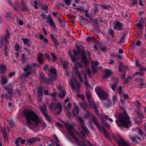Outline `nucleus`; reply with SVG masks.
Wrapping results in <instances>:
<instances>
[{"label":"nucleus","mask_w":146,"mask_h":146,"mask_svg":"<svg viewBox=\"0 0 146 146\" xmlns=\"http://www.w3.org/2000/svg\"><path fill=\"white\" fill-rule=\"evenodd\" d=\"M64 123L65 127L68 130H70L72 129L73 126L72 125L65 123Z\"/></svg>","instance_id":"393cba45"},{"label":"nucleus","mask_w":146,"mask_h":146,"mask_svg":"<svg viewBox=\"0 0 146 146\" xmlns=\"http://www.w3.org/2000/svg\"><path fill=\"white\" fill-rule=\"evenodd\" d=\"M18 140L22 144L24 143L25 142V140L21 139V138L19 137L18 138Z\"/></svg>","instance_id":"e2e57ef3"},{"label":"nucleus","mask_w":146,"mask_h":146,"mask_svg":"<svg viewBox=\"0 0 146 146\" xmlns=\"http://www.w3.org/2000/svg\"><path fill=\"white\" fill-rule=\"evenodd\" d=\"M129 137L130 139L133 142H136L137 141L136 138L134 137H131L130 135L129 136Z\"/></svg>","instance_id":"a18cd8bd"},{"label":"nucleus","mask_w":146,"mask_h":146,"mask_svg":"<svg viewBox=\"0 0 146 146\" xmlns=\"http://www.w3.org/2000/svg\"><path fill=\"white\" fill-rule=\"evenodd\" d=\"M42 9L44 11L48 9V7L46 5H44L42 6Z\"/></svg>","instance_id":"774afa93"},{"label":"nucleus","mask_w":146,"mask_h":146,"mask_svg":"<svg viewBox=\"0 0 146 146\" xmlns=\"http://www.w3.org/2000/svg\"><path fill=\"white\" fill-rule=\"evenodd\" d=\"M117 91L118 92V93L120 95H122V87L121 86H120L118 89H117Z\"/></svg>","instance_id":"6e6d98bb"},{"label":"nucleus","mask_w":146,"mask_h":146,"mask_svg":"<svg viewBox=\"0 0 146 146\" xmlns=\"http://www.w3.org/2000/svg\"><path fill=\"white\" fill-rule=\"evenodd\" d=\"M71 106L72 105L70 103H68L67 104V107L66 106L64 107V110L66 112L69 111Z\"/></svg>","instance_id":"cd10ccee"},{"label":"nucleus","mask_w":146,"mask_h":146,"mask_svg":"<svg viewBox=\"0 0 146 146\" xmlns=\"http://www.w3.org/2000/svg\"><path fill=\"white\" fill-rule=\"evenodd\" d=\"M40 38L42 39L43 40V41L46 43V44H47L48 42V40L47 38L44 37L43 35H39Z\"/></svg>","instance_id":"2f4dec72"},{"label":"nucleus","mask_w":146,"mask_h":146,"mask_svg":"<svg viewBox=\"0 0 146 146\" xmlns=\"http://www.w3.org/2000/svg\"><path fill=\"white\" fill-rule=\"evenodd\" d=\"M79 105L84 110V109H85V108L87 107V106L88 105V104L87 103H86V104L85 105H84V103H82L81 102H80L79 103Z\"/></svg>","instance_id":"79ce46f5"},{"label":"nucleus","mask_w":146,"mask_h":146,"mask_svg":"<svg viewBox=\"0 0 146 146\" xmlns=\"http://www.w3.org/2000/svg\"><path fill=\"white\" fill-rule=\"evenodd\" d=\"M85 113L84 116V119H88L90 117H91H91L92 116H95L94 115H92L90 112L86 109L84 110Z\"/></svg>","instance_id":"f8f14e48"},{"label":"nucleus","mask_w":146,"mask_h":146,"mask_svg":"<svg viewBox=\"0 0 146 146\" xmlns=\"http://www.w3.org/2000/svg\"><path fill=\"white\" fill-rule=\"evenodd\" d=\"M79 97L81 98L82 103H84L85 105L86 104V102L85 101L84 98V96L83 95H80L79 96Z\"/></svg>","instance_id":"f704fd0d"},{"label":"nucleus","mask_w":146,"mask_h":146,"mask_svg":"<svg viewBox=\"0 0 146 146\" xmlns=\"http://www.w3.org/2000/svg\"><path fill=\"white\" fill-rule=\"evenodd\" d=\"M77 120L80 123L81 126L85 125V123L83 119L81 117H78L77 118Z\"/></svg>","instance_id":"a878e982"},{"label":"nucleus","mask_w":146,"mask_h":146,"mask_svg":"<svg viewBox=\"0 0 146 146\" xmlns=\"http://www.w3.org/2000/svg\"><path fill=\"white\" fill-rule=\"evenodd\" d=\"M88 10H86L84 12V14L86 16V17H89V15L88 13Z\"/></svg>","instance_id":"338daca9"},{"label":"nucleus","mask_w":146,"mask_h":146,"mask_svg":"<svg viewBox=\"0 0 146 146\" xmlns=\"http://www.w3.org/2000/svg\"><path fill=\"white\" fill-rule=\"evenodd\" d=\"M101 50L104 52H106L108 50V48L107 47L103 46L101 47Z\"/></svg>","instance_id":"de8ad7c7"},{"label":"nucleus","mask_w":146,"mask_h":146,"mask_svg":"<svg viewBox=\"0 0 146 146\" xmlns=\"http://www.w3.org/2000/svg\"><path fill=\"white\" fill-rule=\"evenodd\" d=\"M123 27V25L119 21H116L115 23V26L113 27L114 29H117L119 30L122 29Z\"/></svg>","instance_id":"9b49d317"},{"label":"nucleus","mask_w":146,"mask_h":146,"mask_svg":"<svg viewBox=\"0 0 146 146\" xmlns=\"http://www.w3.org/2000/svg\"><path fill=\"white\" fill-rule=\"evenodd\" d=\"M102 122L103 125L106 126L108 128L110 129V125L108 123L104 122V121H102Z\"/></svg>","instance_id":"603ef678"},{"label":"nucleus","mask_w":146,"mask_h":146,"mask_svg":"<svg viewBox=\"0 0 146 146\" xmlns=\"http://www.w3.org/2000/svg\"><path fill=\"white\" fill-rule=\"evenodd\" d=\"M102 130L103 132V134H104V135L105 136H106L108 137V136H109V135L108 133V132L107 131L106 129L104 128L103 127L102 128Z\"/></svg>","instance_id":"4c0bfd02"},{"label":"nucleus","mask_w":146,"mask_h":146,"mask_svg":"<svg viewBox=\"0 0 146 146\" xmlns=\"http://www.w3.org/2000/svg\"><path fill=\"white\" fill-rule=\"evenodd\" d=\"M55 109L57 113L60 114L62 111L61 104L59 103L56 104Z\"/></svg>","instance_id":"1a4fd4ad"},{"label":"nucleus","mask_w":146,"mask_h":146,"mask_svg":"<svg viewBox=\"0 0 146 146\" xmlns=\"http://www.w3.org/2000/svg\"><path fill=\"white\" fill-rule=\"evenodd\" d=\"M73 70L74 72L78 74V69L76 67V66H74L73 68Z\"/></svg>","instance_id":"4d7b16f0"},{"label":"nucleus","mask_w":146,"mask_h":146,"mask_svg":"<svg viewBox=\"0 0 146 146\" xmlns=\"http://www.w3.org/2000/svg\"><path fill=\"white\" fill-rule=\"evenodd\" d=\"M9 3L11 5V6L13 7L14 9L16 11L18 10L19 7V3L18 2H16L15 4L13 5V4L11 1H8Z\"/></svg>","instance_id":"2eb2a0df"},{"label":"nucleus","mask_w":146,"mask_h":146,"mask_svg":"<svg viewBox=\"0 0 146 146\" xmlns=\"http://www.w3.org/2000/svg\"><path fill=\"white\" fill-rule=\"evenodd\" d=\"M8 81V79H7L5 76H2L1 78V84L2 85H4L6 84Z\"/></svg>","instance_id":"6ab92c4d"},{"label":"nucleus","mask_w":146,"mask_h":146,"mask_svg":"<svg viewBox=\"0 0 146 146\" xmlns=\"http://www.w3.org/2000/svg\"><path fill=\"white\" fill-rule=\"evenodd\" d=\"M72 112L74 115H76L79 114V108L78 106H76L72 111Z\"/></svg>","instance_id":"412c9836"},{"label":"nucleus","mask_w":146,"mask_h":146,"mask_svg":"<svg viewBox=\"0 0 146 146\" xmlns=\"http://www.w3.org/2000/svg\"><path fill=\"white\" fill-rule=\"evenodd\" d=\"M85 94L88 100L92 99V96L90 91H87L85 93Z\"/></svg>","instance_id":"b1692460"},{"label":"nucleus","mask_w":146,"mask_h":146,"mask_svg":"<svg viewBox=\"0 0 146 146\" xmlns=\"http://www.w3.org/2000/svg\"><path fill=\"white\" fill-rule=\"evenodd\" d=\"M81 128L82 130L86 135H88L90 134V131L85 125L82 126Z\"/></svg>","instance_id":"a211bd4d"},{"label":"nucleus","mask_w":146,"mask_h":146,"mask_svg":"<svg viewBox=\"0 0 146 146\" xmlns=\"http://www.w3.org/2000/svg\"><path fill=\"white\" fill-rule=\"evenodd\" d=\"M136 66L139 68H140L141 66V65L140 64V63L138 62L137 60H136Z\"/></svg>","instance_id":"0e129e2a"},{"label":"nucleus","mask_w":146,"mask_h":146,"mask_svg":"<svg viewBox=\"0 0 146 146\" xmlns=\"http://www.w3.org/2000/svg\"><path fill=\"white\" fill-rule=\"evenodd\" d=\"M69 55L71 60L73 62H74L76 61V58L74 56H73L72 54H69Z\"/></svg>","instance_id":"c03bdc74"},{"label":"nucleus","mask_w":146,"mask_h":146,"mask_svg":"<svg viewBox=\"0 0 146 146\" xmlns=\"http://www.w3.org/2000/svg\"><path fill=\"white\" fill-rule=\"evenodd\" d=\"M74 64L76 66H77L81 68H82L83 67V66L82 63L81 62H76L74 63Z\"/></svg>","instance_id":"7c9ffc66"},{"label":"nucleus","mask_w":146,"mask_h":146,"mask_svg":"<svg viewBox=\"0 0 146 146\" xmlns=\"http://www.w3.org/2000/svg\"><path fill=\"white\" fill-rule=\"evenodd\" d=\"M43 81L44 82H46V83L48 84H51L52 82H53L54 80H56V78H55L54 80L53 79H45L44 78V77H43Z\"/></svg>","instance_id":"aec40b11"},{"label":"nucleus","mask_w":146,"mask_h":146,"mask_svg":"<svg viewBox=\"0 0 146 146\" xmlns=\"http://www.w3.org/2000/svg\"><path fill=\"white\" fill-rule=\"evenodd\" d=\"M76 87H75V88L73 89L75 90L76 92H79L80 90V85L79 82H77L76 84Z\"/></svg>","instance_id":"c756f323"},{"label":"nucleus","mask_w":146,"mask_h":146,"mask_svg":"<svg viewBox=\"0 0 146 146\" xmlns=\"http://www.w3.org/2000/svg\"><path fill=\"white\" fill-rule=\"evenodd\" d=\"M24 116L26 120L28 127L33 129L40 123V120L36 114L33 111L27 110L24 112Z\"/></svg>","instance_id":"f257e3e1"},{"label":"nucleus","mask_w":146,"mask_h":146,"mask_svg":"<svg viewBox=\"0 0 146 146\" xmlns=\"http://www.w3.org/2000/svg\"><path fill=\"white\" fill-rule=\"evenodd\" d=\"M137 74H139V76H143L144 75V74L142 72H136L134 75H137Z\"/></svg>","instance_id":"864d4df0"},{"label":"nucleus","mask_w":146,"mask_h":146,"mask_svg":"<svg viewBox=\"0 0 146 146\" xmlns=\"http://www.w3.org/2000/svg\"><path fill=\"white\" fill-rule=\"evenodd\" d=\"M88 102L90 104V106L92 108H93L95 106H96V104L94 101L93 100H92V99H90L89 100H88Z\"/></svg>","instance_id":"bb28decb"},{"label":"nucleus","mask_w":146,"mask_h":146,"mask_svg":"<svg viewBox=\"0 0 146 146\" xmlns=\"http://www.w3.org/2000/svg\"><path fill=\"white\" fill-rule=\"evenodd\" d=\"M50 36L51 38V40L54 44L58 46L59 45V43L55 37L52 34H51Z\"/></svg>","instance_id":"f3484780"},{"label":"nucleus","mask_w":146,"mask_h":146,"mask_svg":"<svg viewBox=\"0 0 146 146\" xmlns=\"http://www.w3.org/2000/svg\"><path fill=\"white\" fill-rule=\"evenodd\" d=\"M73 52L74 54L76 56H78L80 53L78 52V51L77 52L75 50H73Z\"/></svg>","instance_id":"69168bd1"},{"label":"nucleus","mask_w":146,"mask_h":146,"mask_svg":"<svg viewBox=\"0 0 146 146\" xmlns=\"http://www.w3.org/2000/svg\"><path fill=\"white\" fill-rule=\"evenodd\" d=\"M116 87V84H110V87L111 88L113 91H115V88Z\"/></svg>","instance_id":"49530a36"},{"label":"nucleus","mask_w":146,"mask_h":146,"mask_svg":"<svg viewBox=\"0 0 146 146\" xmlns=\"http://www.w3.org/2000/svg\"><path fill=\"white\" fill-rule=\"evenodd\" d=\"M113 71L108 69L105 70L104 72V75L103 76L104 78L106 79L110 77L112 75Z\"/></svg>","instance_id":"6e6552de"},{"label":"nucleus","mask_w":146,"mask_h":146,"mask_svg":"<svg viewBox=\"0 0 146 146\" xmlns=\"http://www.w3.org/2000/svg\"><path fill=\"white\" fill-rule=\"evenodd\" d=\"M32 66H29V64H27V66L23 69V70L25 72L29 70H31Z\"/></svg>","instance_id":"a19ab883"},{"label":"nucleus","mask_w":146,"mask_h":146,"mask_svg":"<svg viewBox=\"0 0 146 146\" xmlns=\"http://www.w3.org/2000/svg\"><path fill=\"white\" fill-rule=\"evenodd\" d=\"M49 71L52 74H55L56 73V70L55 68H52L50 69Z\"/></svg>","instance_id":"052dcab7"},{"label":"nucleus","mask_w":146,"mask_h":146,"mask_svg":"<svg viewBox=\"0 0 146 146\" xmlns=\"http://www.w3.org/2000/svg\"><path fill=\"white\" fill-rule=\"evenodd\" d=\"M40 139L38 137H35L29 138L28 140V142L30 143H32L36 141H39Z\"/></svg>","instance_id":"dca6fc26"},{"label":"nucleus","mask_w":146,"mask_h":146,"mask_svg":"<svg viewBox=\"0 0 146 146\" xmlns=\"http://www.w3.org/2000/svg\"><path fill=\"white\" fill-rule=\"evenodd\" d=\"M116 135L119 139L118 141L117 139L114 137V140L117 143L119 146H131L126 141H124L121 136L118 133H116Z\"/></svg>","instance_id":"39448f33"},{"label":"nucleus","mask_w":146,"mask_h":146,"mask_svg":"<svg viewBox=\"0 0 146 146\" xmlns=\"http://www.w3.org/2000/svg\"><path fill=\"white\" fill-rule=\"evenodd\" d=\"M56 104L54 102L51 103L50 105H49V108L50 110H53L54 108L55 107Z\"/></svg>","instance_id":"c9c22d12"},{"label":"nucleus","mask_w":146,"mask_h":146,"mask_svg":"<svg viewBox=\"0 0 146 146\" xmlns=\"http://www.w3.org/2000/svg\"><path fill=\"white\" fill-rule=\"evenodd\" d=\"M91 121L93 122L94 124L96 126L98 129L100 131H101V124L99 121L96 118V117L95 116H92L91 117Z\"/></svg>","instance_id":"0eeeda50"},{"label":"nucleus","mask_w":146,"mask_h":146,"mask_svg":"<svg viewBox=\"0 0 146 146\" xmlns=\"http://www.w3.org/2000/svg\"><path fill=\"white\" fill-rule=\"evenodd\" d=\"M115 116L119 119L115 120V122L118 126L127 128L131 126L130 119L126 111L117 112Z\"/></svg>","instance_id":"f03ea898"},{"label":"nucleus","mask_w":146,"mask_h":146,"mask_svg":"<svg viewBox=\"0 0 146 146\" xmlns=\"http://www.w3.org/2000/svg\"><path fill=\"white\" fill-rule=\"evenodd\" d=\"M21 47L19 46V44H17L15 46V50L17 52H19L21 50Z\"/></svg>","instance_id":"72a5a7b5"},{"label":"nucleus","mask_w":146,"mask_h":146,"mask_svg":"<svg viewBox=\"0 0 146 146\" xmlns=\"http://www.w3.org/2000/svg\"><path fill=\"white\" fill-rule=\"evenodd\" d=\"M43 56V54L42 53H40L39 54V55L38 56V60L37 61L40 64H42V57Z\"/></svg>","instance_id":"5701e85b"},{"label":"nucleus","mask_w":146,"mask_h":146,"mask_svg":"<svg viewBox=\"0 0 146 146\" xmlns=\"http://www.w3.org/2000/svg\"><path fill=\"white\" fill-rule=\"evenodd\" d=\"M10 38L9 36H7L6 35L4 37L5 39L6 42L8 43L9 44V42L8 41V39Z\"/></svg>","instance_id":"680f3d73"},{"label":"nucleus","mask_w":146,"mask_h":146,"mask_svg":"<svg viewBox=\"0 0 146 146\" xmlns=\"http://www.w3.org/2000/svg\"><path fill=\"white\" fill-rule=\"evenodd\" d=\"M38 91L37 93V96L40 100L42 97V90L41 88L38 87L37 88Z\"/></svg>","instance_id":"4468645a"},{"label":"nucleus","mask_w":146,"mask_h":146,"mask_svg":"<svg viewBox=\"0 0 146 146\" xmlns=\"http://www.w3.org/2000/svg\"><path fill=\"white\" fill-rule=\"evenodd\" d=\"M137 129L139 132V134L141 136H142L143 135H145V134L143 132L142 130L138 128H137Z\"/></svg>","instance_id":"ea45409f"},{"label":"nucleus","mask_w":146,"mask_h":146,"mask_svg":"<svg viewBox=\"0 0 146 146\" xmlns=\"http://www.w3.org/2000/svg\"><path fill=\"white\" fill-rule=\"evenodd\" d=\"M101 120L102 121H104V119L108 120L109 121L112 122L113 120L111 118H109V116L105 114H103L101 116Z\"/></svg>","instance_id":"ddd939ff"},{"label":"nucleus","mask_w":146,"mask_h":146,"mask_svg":"<svg viewBox=\"0 0 146 146\" xmlns=\"http://www.w3.org/2000/svg\"><path fill=\"white\" fill-rule=\"evenodd\" d=\"M6 68V67L5 65L1 64H0V74H3Z\"/></svg>","instance_id":"4be33fe9"},{"label":"nucleus","mask_w":146,"mask_h":146,"mask_svg":"<svg viewBox=\"0 0 146 146\" xmlns=\"http://www.w3.org/2000/svg\"><path fill=\"white\" fill-rule=\"evenodd\" d=\"M47 19L48 20L49 23L51 27L54 29L55 28V26L54 25L53 20L51 17L50 15H48L46 17Z\"/></svg>","instance_id":"9d476101"},{"label":"nucleus","mask_w":146,"mask_h":146,"mask_svg":"<svg viewBox=\"0 0 146 146\" xmlns=\"http://www.w3.org/2000/svg\"><path fill=\"white\" fill-rule=\"evenodd\" d=\"M66 95V92L64 90H62L60 91L58 94V96L60 98H63Z\"/></svg>","instance_id":"c85d7f7f"},{"label":"nucleus","mask_w":146,"mask_h":146,"mask_svg":"<svg viewBox=\"0 0 146 146\" xmlns=\"http://www.w3.org/2000/svg\"><path fill=\"white\" fill-rule=\"evenodd\" d=\"M22 5L23 6V7L22 9L23 11H28L29 10L28 7L25 4L23 3H22Z\"/></svg>","instance_id":"e433bc0d"},{"label":"nucleus","mask_w":146,"mask_h":146,"mask_svg":"<svg viewBox=\"0 0 146 146\" xmlns=\"http://www.w3.org/2000/svg\"><path fill=\"white\" fill-rule=\"evenodd\" d=\"M78 78L80 80V81L82 83H83V80L81 76V74L80 72H78Z\"/></svg>","instance_id":"09e8293b"},{"label":"nucleus","mask_w":146,"mask_h":146,"mask_svg":"<svg viewBox=\"0 0 146 146\" xmlns=\"http://www.w3.org/2000/svg\"><path fill=\"white\" fill-rule=\"evenodd\" d=\"M40 110L43 115L48 119H50V117L47 113L46 106L45 105H43L40 108Z\"/></svg>","instance_id":"423d86ee"},{"label":"nucleus","mask_w":146,"mask_h":146,"mask_svg":"<svg viewBox=\"0 0 146 146\" xmlns=\"http://www.w3.org/2000/svg\"><path fill=\"white\" fill-rule=\"evenodd\" d=\"M94 109V110L95 112L96 113L97 115L99 116V112L97 110V108L96 106H95L93 108Z\"/></svg>","instance_id":"13d9d810"},{"label":"nucleus","mask_w":146,"mask_h":146,"mask_svg":"<svg viewBox=\"0 0 146 146\" xmlns=\"http://www.w3.org/2000/svg\"><path fill=\"white\" fill-rule=\"evenodd\" d=\"M7 46L6 45H5L4 48V54L6 56H7L9 55V53L7 52Z\"/></svg>","instance_id":"37998d69"},{"label":"nucleus","mask_w":146,"mask_h":146,"mask_svg":"<svg viewBox=\"0 0 146 146\" xmlns=\"http://www.w3.org/2000/svg\"><path fill=\"white\" fill-rule=\"evenodd\" d=\"M138 115L141 119H143V116L142 114L140 111H139L138 113Z\"/></svg>","instance_id":"5fc2aeb1"},{"label":"nucleus","mask_w":146,"mask_h":146,"mask_svg":"<svg viewBox=\"0 0 146 146\" xmlns=\"http://www.w3.org/2000/svg\"><path fill=\"white\" fill-rule=\"evenodd\" d=\"M92 72L95 73L97 71V67L94 66L93 62H92Z\"/></svg>","instance_id":"473e14b6"},{"label":"nucleus","mask_w":146,"mask_h":146,"mask_svg":"<svg viewBox=\"0 0 146 146\" xmlns=\"http://www.w3.org/2000/svg\"><path fill=\"white\" fill-rule=\"evenodd\" d=\"M76 48L78 52H79V53H80L81 50V53L80 55L81 56V61L84 63L85 66L86 67V66L88 64V61L87 59L86 56V54L84 51V48L81 47V48L80 46H76Z\"/></svg>","instance_id":"20e7f679"},{"label":"nucleus","mask_w":146,"mask_h":146,"mask_svg":"<svg viewBox=\"0 0 146 146\" xmlns=\"http://www.w3.org/2000/svg\"><path fill=\"white\" fill-rule=\"evenodd\" d=\"M108 33L109 35H111L113 34L114 31L112 29H109L108 31Z\"/></svg>","instance_id":"3c124183"},{"label":"nucleus","mask_w":146,"mask_h":146,"mask_svg":"<svg viewBox=\"0 0 146 146\" xmlns=\"http://www.w3.org/2000/svg\"><path fill=\"white\" fill-rule=\"evenodd\" d=\"M72 1V0H64V1L65 4L68 5L70 4Z\"/></svg>","instance_id":"8fccbe9b"},{"label":"nucleus","mask_w":146,"mask_h":146,"mask_svg":"<svg viewBox=\"0 0 146 146\" xmlns=\"http://www.w3.org/2000/svg\"><path fill=\"white\" fill-rule=\"evenodd\" d=\"M69 84L73 89L75 88V86L74 85L73 82L72 80H71L69 81Z\"/></svg>","instance_id":"bf43d9fd"},{"label":"nucleus","mask_w":146,"mask_h":146,"mask_svg":"<svg viewBox=\"0 0 146 146\" xmlns=\"http://www.w3.org/2000/svg\"><path fill=\"white\" fill-rule=\"evenodd\" d=\"M95 91L101 100H106L108 96L107 92H104L100 87H96L95 89Z\"/></svg>","instance_id":"7ed1b4c3"},{"label":"nucleus","mask_w":146,"mask_h":146,"mask_svg":"<svg viewBox=\"0 0 146 146\" xmlns=\"http://www.w3.org/2000/svg\"><path fill=\"white\" fill-rule=\"evenodd\" d=\"M98 5H94V10L93 12L94 14H96L97 12L99 11V9L98 7Z\"/></svg>","instance_id":"58836bf2"}]
</instances>
